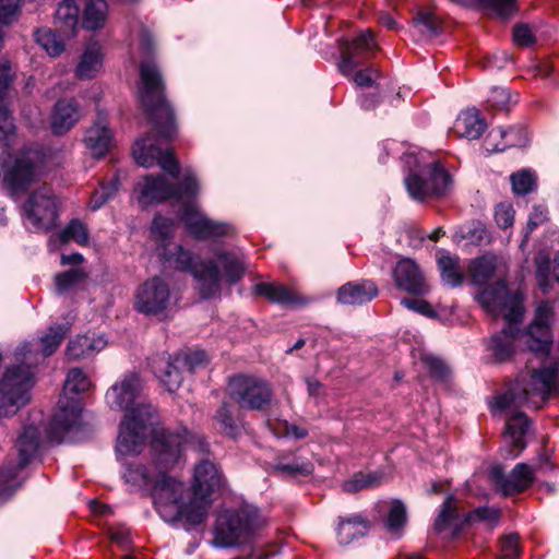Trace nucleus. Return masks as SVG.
<instances>
[{
  "mask_svg": "<svg viewBox=\"0 0 559 559\" xmlns=\"http://www.w3.org/2000/svg\"><path fill=\"white\" fill-rule=\"evenodd\" d=\"M406 522V509L401 501H394L388 515V528L391 533H397Z\"/></svg>",
  "mask_w": 559,
  "mask_h": 559,
  "instance_id": "52",
  "label": "nucleus"
},
{
  "mask_svg": "<svg viewBox=\"0 0 559 559\" xmlns=\"http://www.w3.org/2000/svg\"><path fill=\"white\" fill-rule=\"evenodd\" d=\"M151 367L160 383L169 392H175L182 383V367L177 361V356L166 357L158 355L151 359Z\"/></svg>",
  "mask_w": 559,
  "mask_h": 559,
  "instance_id": "25",
  "label": "nucleus"
},
{
  "mask_svg": "<svg viewBox=\"0 0 559 559\" xmlns=\"http://www.w3.org/2000/svg\"><path fill=\"white\" fill-rule=\"evenodd\" d=\"M217 263H219L225 273V277L229 283H235L241 278L245 272L243 261L229 252L217 253Z\"/></svg>",
  "mask_w": 559,
  "mask_h": 559,
  "instance_id": "41",
  "label": "nucleus"
},
{
  "mask_svg": "<svg viewBox=\"0 0 559 559\" xmlns=\"http://www.w3.org/2000/svg\"><path fill=\"white\" fill-rule=\"evenodd\" d=\"M401 304L407 309L427 316L429 318L436 317V311L431 308L429 302L421 299L403 298Z\"/></svg>",
  "mask_w": 559,
  "mask_h": 559,
  "instance_id": "60",
  "label": "nucleus"
},
{
  "mask_svg": "<svg viewBox=\"0 0 559 559\" xmlns=\"http://www.w3.org/2000/svg\"><path fill=\"white\" fill-rule=\"evenodd\" d=\"M85 278V273L82 269H71L63 273L56 275L55 283L57 292L62 294L82 282Z\"/></svg>",
  "mask_w": 559,
  "mask_h": 559,
  "instance_id": "51",
  "label": "nucleus"
},
{
  "mask_svg": "<svg viewBox=\"0 0 559 559\" xmlns=\"http://www.w3.org/2000/svg\"><path fill=\"white\" fill-rule=\"evenodd\" d=\"M547 219V211L545 207L538 205L533 209V212L530 214L527 222V233H532L534 228L539 226Z\"/></svg>",
  "mask_w": 559,
  "mask_h": 559,
  "instance_id": "62",
  "label": "nucleus"
},
{
  "mask_svg": "<svg viewBox=\"0 0 559 559\" xmlns=\"http://www.w3.org/2000/svg\"><path fill=\"white\" fill-rule=\"evenodd\" d=\"M142 90L141 102L151 118L155 134H147L135 141L132 154L139 166L150 168L157 164L173 178L179 175V164L169 148L159 146L160 140L169 141L176 135L174 114L163 94L162 76L153 62L140 67Z\"/></svg>",
  "mask_w": 559,
  "mask_h": 559,
  "instance_id": "2",
  "label": "nucleus"
},
{
  "mask_svg": "<svg viewBox=\"0 0 559 559\" xmlns=\"http://www.w3.org/2000/svg\"><path fill=\"white\" fill-rule=\"evenodd\" d=\"M374 48L376 41L370 29L361 32L350 41H342L340 44V72L345 76H350L354 83L360 87H371L380 78V72L373 67L357 72H355V69L362 63Z\"/></svg>",
  "mask_w": 559,
  "mask_h": 559,
  "instance_id": "9",
  "label": "nucleus"
},
{
  "mask_svg": "<svg viewBox=\"0 0 559 559\" xmlns=\"http://www.w3.org/2000/svg\"><path fill=\"white\" fill-rule=\"evenodd\" d=\"M103 48L98 44H91L82 53L76 67V75L80 79H92L102 70Z\"/></svg>",
  "mask_w": 559,
  "mask_h": 559,
  "instance_id": "31",
  "label": "nucleus"
},
{
  "mask_svg": "<svg viewBox=\"0 0 559 559\" xmlns=\"http://www.w3.org/2000/svg\"><path fill=\"white\" fill-rule=\"evenodd\" d=\"M479 4L500 16L512 14L515 9L514 0H478Z\"/></svg>",
  "mask_w": 559,
  "mask_h": 559,
  "instance_id": "55",
  "label": "nucleus"
},
{
  "mask_svg": "<svg viewBox=\"0 0 559 559\" xmlns=\"http://www.w3.org/2000/svg\"><path fill=\"white\" fill-rule=\"evenodd\" d=\"M120 185L119 175L112 176L108 182L103 183L91 198L90 206L97 210L110 200L118 191Z\"/></svg>",
  "mask_w": 559,
  "mask_h": 559,
  "instance_id": "46",
  "label": "nucleus"
},
{
  "mask_svg": "<svg viewBox=\"0 0 559 559\" xmlns=\"http://www.w3.org/2000/svg\"><path fill=\"white\" fill-rule=\"evenodd\" d=\"M500 520V511L495 508H477L472 512L460 514L457 501L453 496L447 497L440 513L435 521V530L441 533L451 528L453 534H457L465 523L484 522L489 528L495 527Z\"/></svg>",
  "mask_w": 559,
  "mask_h": 559,
  "instance_id": "11",
  "label": "nucleus"
},
{
  "mask_svg": "<svg viewBox=\"0 0 559 559\" xmlns=\"http://www.w3.org/2000/svg\"><path fill=\"white\" fill-rule=\"evenodd\" d=\"M223 486V478L216 465L210 461H202L194 468V481L191 499L205 500L206 515L211 504L210 496Z\"/></svg>",
  "mask_w": 559,
  "mask_h": 559,
  "instance_id": "22",
  "label": "nucleus"
},
{
  "mask_svg": "<svg viewBox=\"0 0 559 559\" xmlns=\"http://www.w3.org/2000/svg\"><path fill=\"white\" fill-rule=\"evenodd\" d=\"M273 469L281 475L296 477L310 475L314 467L310 461L305 459H294L293 462H285L283 459H278L273 465Z\"/></svg>",
  "mask_w": 559,
  "mask_h": 559,
  "instance_id": "40",
  "label": "nucleus"
},
{
  "mask_svg": "<svg viewBox=\"0 0 559 559\" xmlns=\"http://www.w3.org/2000/svg\"><path fill=\"white\" fill-rule=\"evenodd\" d=\"M264 525L265 521L254 506L223 510L215 521L213 545L230 548L248 544Z\"/></svg>",
  "mask_w": 559,
  "mask_h": 559,
  "instance_id": "8",
  "label": "nucleus"
},
{
  "mask_svg": "<svg viewBox=\"0 0 559 559\" xmlns=\"http://www.w3.org/2000/svg\"><path fill=\"white\" fill-rule=\"evenodd\" d=\"M396 286L409 294L424 295L428 285L419 266L411 259H402L393 270Z\"/></svg>",
  "mask_w": 559,
  "mask_h": 559,
  "instance_id": "23",
  "label": "nucleus"
},
{
  "mask_svg": "<svg viewBox=\"0 0 559 559\" xmlns=\"http://www.w3.org/2000/svg\"><path fill=\"white\" fill-rule=\"evenodd\" d=\"M512 190L518 195H524L531 192L535 185V176L530 170L514 173L510 177Z\"/></svg>",
  "mask_w": 559,
  "mask_h": 559,
  "instance_id": "50",
  "label": "nucleus"
},
{
  "mask_svg": "<svg viewBox=\"0 0 559 559\" xmlns=\"http://www.w3.org/2000/svg\"><path fill=\"white\" fill-rule=\"evenodd\" d=\"M19 451V464L0 471V497L14 490L13 481L17 472L25 467L39 447V432L34 426H28L19 437L16 442Z\"/></svg>",
  "mask_w": 559,
  "mask_h": 559,
  "instance_id": "18",
  "label": "nucleus"
},
{
  "mask_svg": "<svg viewBox=\"0 0 559 559\" xmlns=\"http://www.w3.org/2000/svg\"><path fill=\"white\" fill-rule=\"evenodd\" d=\"M554 317V309L549 302H542L535 312V318L528 331L522 336L525 344L537 355L547 354L551 343L550 322Z\"/></svg>",
  "mask_w": 559,
  "mask_h": 559,
  "instance_id": "20",
  "label": "nucleus"
},
{
  "mask_svg": "<svg viewBox=\"0 0 559 559\" xmlns=\"http://www.w3.org/2000/svg\"><path fill=\"white\" fill-rule=\"evenodd\" d=\"M177 361L180 362L182 369L189 372H195L206 367L209 359L203 350H194L185 354H178Z\"/></svg>",
  "mask_w": 559,
  "mask_h": 559,
  "instance_id": "49",
  "label": "nucleus"
},
{
  "mask_svg": "<svg viewBox=\"0 0 559 559\" xmlns=\"http://www.w3.org/2000/svg\"><path fill=\"white\" fill-rule=\"evenodd\" d=\"M92 382L80 368L70 369L63 385L64 395L80 394L90 390Z\"/></svg>",
  "mask_w": 559,
  "mask_h": 559,
  "instance_id": "44",
  "label": "nucleus"
},
{
  "mask_svg": "<svg viewBox=\"0 0 559 559\" xmlns=\"http://www.w3.org/2000/svg\"><path fill=\"white\" fill-rule=\"evenodd\" d=\"M486 128L485 120L479 116L477 109L463 111L455 120L453 132L460 138L469 140L478 139Z\"/></svg>",
  "mask_w": 559,
  "mask_h": 559,
  "instance_id": "29",
  "label": "nucleus"
},
{
  "mask_svg": "<svg viewBox=\"0 0 559 559\" xmlns=\"http://www.w3.org/2000/svg\"><path fill=\"white\" fill-rule=\"evenodd\" d=\"M181 221L194 237L201 239L228 236L234 231L230 224L209 218L195 203L182 205Z\"/></svg>",
  "mask_w": 559,
  "mask_h": 559,
  "instance_id": "19",
  "label": "nucleus"
},
{
  "mask_svg": "<svg viewBox=\"0 0 559 559\" xmlns=\"http://www.w3.org/2000/svg\"><path fill=\"white\" fill-rule=\"evenodd\" d=\"M272 395L269 383L255 377L237 376L229 381V396L240 408L262 411L270 405Z\"/></svg>",
  "mask_w": 559,
  "mask_h": 559,
  "instance_id": "14",
  "label": "nucleus"
},
{
  "mask_svg": "<svg viewBox=\"0 0 559 559\" xmlns=\"http://www.w3.org/2000/svg\"><path fill=\"white\" fill-rule=\"evenodd\" d=\"M107 345L103 335H80L71 340L67 346V356L70 359H80L100 352Z\"/></svg>",
  "mask_w": 559,
  "mask_h": 559,
  "instance_id": "28",
  "label": "nucleus"
},
{
  "mask_svg": "<svg viewBox=\"0 0 559 559\" xmlns=\"http://www.w3.org/2000/svg\"><path fill=\"white\" fill-rule=\"evenodd\" d=\"M108 16V5L105 0H90L84 9L83 26L88 31L102 28Z\"/></svg>",
  "mask_w": 559,
  "mask_h": 559,
  "instance_id": "35",
  "label": "nucleus"
},
{
  "mask_svg": "<svg viewBox=\"0 0 559 559\" xmlns=\"http://www.w3.org/2000/svg\"><path fill=\"white\" fill-rule=\"evenodd\" d=\"M421 361L424 364L425 369L432 378L440 381L447 379L449 374V369L442 360L429 355H424L421 357Z\"/></svg>",
  "mask_w": 559,
  "mask_h": 559,
  "instance_id": "53",
  "label": "nucleus"
},
{
  "mask_svg": "<svg viewBox=\"0 0 559 559\" xmlns=\"http://www.w3.org/2000/svg\"><path fill=\"white\" fill-rule=\"evenodd\" d=\"M438 266L443 283L456 287L464 280L463 271L459 265V259L450 255H442L438 259Z\"/></svg>",
  "mask_w": 559,
  "mask_h": 559,
  "instance_id": "38",
  "label": "nucleus"
},
{
  "mask_svg": "<svg viewBox=\"0 0 559 559\" xmlns=\"http://www.w3.org/2000/svg\"><path fill=\"white\" fill-rule=\"evenodd\" d=\"M543 461L537 460L533 465L516 464L507 475L502 467H491L489 475L495 486L506 496L518 495L525 491L535 480V474L540 469Z\"/></svg>",
  "mask_w": 559,
  "mask_h": 559,
  "instance_id": "17",
  "label": "nucleus"
},
{
  "mask_svg": "<svg viewBox=\"0 0 559 559\" xmlns=\"http://www.w3.org/2000/svg\"><path fill=\"white\" fill-rule=\"evenodd\" d=\"M60 239L62 242L75 241L82 246L87 245L88 231L86 225L79 219H72L61 231Z\"/></svg>",
  "mask_w": 559,
  "mask_h": 559,
  "instance_id": "47",
  "label": "nucleus"
},
{
  "mask_svg": "<svg viewBox=\"0 0 559 559\" xmlns=\"http://www.w3.org/2000/svg\"><path fill=\"white\" fill-rule=\"evenodd\" d=\"M455 236L461 239H465L472 245H481L488 240V234L485 226L479 222H473L472 224L461 227Z\"/></svg>",
  "mask_w": 559,
  "mask_h": 559,
  "instance_id": "48",
  "label": "nucleus"
},
{
  "mask_svg": "<svg viewBox=\"0 0 559 559\" xmlns=\"http://www.w3.org/2000/svg\"><path fill=\"white\" fill-rule=\"evenodd\" d=\"M82 407L80 401L69 397L66 401L60 400L58 409L53 414L49 427L48 436L52 441L62 442L66 435L78 429L80 426Z\"/></svg>",
  "mask_w": 559,
  "mask_h": 559,
  "instance_id": "21",
  "label": "nucleus"
},
{
  "mask_svg": "<svg viewBox=\"0 0 559 559\" xmlns=\"http://www.w3.org/2000/svg\"><path fill=\"white\" fill-rule=\"evenodd\" d=\"M378 288L371 281L352 282L343 285L337 292V300L344 305H361L372 300Z\"/></svg>",
  "mask_w": 559,
  "mask_h": 559,
  "instance_id": "27",
  "label": "nucleus"
},
{
  "mask_svg": "<svg viewBox=\"0 0 559 559\" xmlns=\"http://www.w3.org/2000/svg\"><path fill=\"white\" fill-rule=\"evenodd\" d=\"M382 474L378 472L372 473H357L349 480H346L342 488L346 492H357L367 488L378 486L381 483Z\"/></svg>",
  "mask_w": 559,
  "mask_h": 559,
  "instance_id": "43",
  "label": "nucleus"
},
{
  "mask_svg": "<svg viewBox=\"0 0 559 559\" xmlns=\"http://www.w3.org/2000/svg\"><path fill=\"white\" fill-rule=\"evenodd\" d=\"M468 271L474 284L484 285L496 271V258L491 255L477 258L471 262Z\"/></svg>",
  "mask_w": 559,
  "mask_h": 559,
  "instance_id": "37",
  "label": "nucleus"
},
{
  "mask_svg": "<svg viewBox=\"0 0 559 559\" xmlns=\"http://www.w3.org/2000/svg\"><path fill=\"white\" fill-rule=\"evenodd\" d=\"M495 219L499 227L508 228L514 221V211L510 204L501 203L495 211Z\"/></svg>",
  "mask_w": 559,
  "mask_h": 559,
  "instance_id": "59",
  "label": "nucleus"
},
{
  "mask_svg": "<svg viewBox=\"0 0 559 559\" xmlns=\"http://www.w3.org/2000/svg\"><path fill=\"white\" fill-rule=\"evenodd\" d=\"M15 362L0 380V418L12 416L31 401V390L35 384L32 367L38 364L37 357L22 344L14 353Z\"/></svg>",
  "mask_w": 559,
  "mask_h": 559,
  "instance_id": "7",
  "label": "nucleus"
},
{
  "mask_svg": "<svg viewBox=\"0 0 559 559\" xmlns=\"http://www.w3.org/2000/svg\"><path fill=\"white\" fill-rule=\"evenodd\" d=\"M513 39L519 46H530L535 41L533 32L526 24H518L514 26Z\"/></svg>",
  "mask_w": 559,
  "mask_h": 559,
  "instance_id": "61",
  "label": "nucleus"
},
{
  "mask_svg": "<svg viewBox=\"0 0 559 559\" xmlns=\"http://www.w3.org/2000/svg\"><path fill=\"white\" fill-rule=\"evenodd\" d=\"M516 132L521 135L520 139L514 141H504V143L499 142V139H504L506 130L497 129L489 132L486 136L484 145L487 152H502L507 147L512 146H524L527 142V134L525 129H519Z\"/></svg>",
  "mask_w": 559,
  "mask_h": 559,
  "instance_id": "36",
  "label": "nucleus"
},
{
  "mask_svg": "<svg viewBox=\"0 0 559 559\" xmlns=\"http://www.w3.org/2000/svg\"><path fill=\"white\" fill-rule=\"evenodd\" d=\"M188 449L202 450L200 437L186 428L177 431L163 430L153 438L152 464L132 462L127 465L123 477L127 483L151 489L157 512L166 522H182L187 528L201 524L206 519L205 500L183 502L186 487L167 475V471L177 465Z\"/></svg>",
  "mask_w": 559,
  "mask_h": 559,
  "instance_id": "1",
  "label": "nucleus"
},
{
  "mask_svg": "<svg viewBox=\"0 0 559 559\" xmlns=\"http://www.w3.org/2000/svg\"><path fill=\"white\" fill-rule=\"evenodd\" d=\"M144 383L135 372H129L112 384L106 393L111 409L126 412L120 425L116 450L121 455L140 453L148 436L153 438L164 428H155V408L142 401Z\"/></svg>",
  "mask_w": 559,
  "mask_h": 559,
  "instance_id": "3",
  "label": "nucleus"
},
{
  "mask_svg": "<svg viewBox=\"0 0 559 559\" xmlns=\"http://www.w3.org/2000/svg\"><path fill=\"white\" fill-rule=\"evenodd\" d=\"M173 219L157 215L152 224V235L159 242V254L174 266L183 272H190L198 282L202 298L209 299L221 295L222 276L217 263L213 260L194 261L191 254L177 243L168 241L174 231Z\"/></svg>",
  "mask_w": 559,
  "mask_h": 559,
  "instance_id": "5",
  "label": "nucleus"
},
{
  "mask_svg": "<svg viewBox=\"0 0 559 559\" xmlns=\"http://www.w3.org/2000/svg\"><path fill=\"white\" fill-rule=\"evenodd\" d=\"M536 265V278L538 285L542 288H546L548 285L549 270H550V258L545 251H539L534 259Z\"/></svg>",
  "mask_w": 559,
  "mask_h": 559,
  "instance_id": "54",
  "label": "nucleus"
},
{
  "mask_svg": "<svg viewBox=\"0 0 559 559\" xmlns=\"http://www.w3.org/2000/svg\"><path fill=\"white\" fill-rule=\"evenodd\" d=\"M45 165L40 150L28 148L21 152L4 173V181L13 192L25 189L35 181Z\"/></svg>",
  "mask_w": 559,
  "mask_h": 559,
  "instance_id": "16",
  "label": "nucleus"
},
{
  "mask_svg": "<svg viewBox=\"0 0 559 559\" xmlns=\"http://www.w3.org/2000/svg\"><path fill=\"white\" fill-rule=\"evenodd\" d=\"M24 224L28 229L46 231L51 229L58 217V204L48 188L33 192L23 205Z\"/></svg>",
  "mask_w": 559,
  "mask_h": 559,
  "instance_id": "13",
  "label": "nucleus"
},
{
  "mask_svg": "<svg viewBox=\"0 0 559 559\" xmlns=\"http://www.w3.org/2000/svg\"><path fill=\"white\" fill-rule=\"evenodd\" d=\"M134 191L138 193L139 203L146 206L168 199H194L199 193V183L195 175L187 169L179 186L169 183L162 175H148L136 185Z\"/></svg>",
  "mask_w": 559,
  "mask_h": 559,
  "instance_id": "10",
  "label": "nucleus"
},
{
  "mask_svg": "<svg viewBox=\"0 0 559 559\" xmlns=\"http://www.w3.org/2000/svg\"><path fill=\"white\" fill-rule=\"evenodd\" d=\"M307 390L310 396L318 397L323 394V384L316 379H307Z\"/></svg>",
  "mask_w": 559,
  "mask_h": 559,
  "instance_id": "64",
  "label": "nucleus"
},
{
  "mask_svg": "<svg viewBox=\"0 0 559 559\" xmlns=\"http://www.w3.org/2000/svg\"><path fill=\"white\" fill-rule=\"evenodd\" d=\"M68 332V328L64 325L51 326L46 335H44L35 345L25 343L28 348L33 352V355L37 357L38 361L40 358L50 356L61 344Z\"/></svg>",
  "mask_w": 559,
  "mask_h": 559,
  "instance_id": "30",
  "label": "nucleus"
},
{
  "mask_svg": "<svg viewBox=\"0 0 559 559\" xmlns=\"http://www.w3.org/2000/svg\"><path fill=\"white\" fill-rule=\"evenodd\" d=\"M254 293L272 302L290 305L297 301L294 293L280 283H258L254 285Z\"/></svg>",
  "mask_w": 559,
  "mask_h": 559,
  "instance_id": "34",
  "label": "nucleus"
},
{
  "mask_svg": "<svg viewBox=\"0 0 559 559\" xmlns=\"http://www.w3.org/2000/svg\"><path fill=\"white\" fill-rule=\"evenodd\" d=\"M79 7L72 0L62 1L56 11V24L64 37H73L79 26Z\"/></svg>",
  "mask_w": 559,
  "mask_h": 559,
  "instance_id": "32",
  "label": "nucleus"
},
{
  "mask_svg": "<svg viewBox=\"0 0 559 559\" xmlns=\"http://www.w3.org/2000/svg\"><path fill=\"white\" fill-rule=\"evenodd\" d=\"M110 539L121 546L129 544V531L124 527H114L110 530Z\"/></svg>",
  "mask_w": 559,
  "mask_h": 559,
  "instance_id": "63",
  "label": "nucleus"
},
{
  "mask_svg": "<svg viewBox=\"0 0 559 559\" xmlns=\"http://www.w3.org/2000/svg\"><path fill=\"white\" fill-rule=\"evenodd\" d=\"M500 552L502 559H519V536L515 534H511L502 537L500 540Z\"/></svg>",
  "mask_w": 559,
  "mask_h": 559,
  "instance_id": "56",
  "label": "nucleus"
},
{
  "mask_svg": "<svg viewBox=\"0 0 559 559\" xmlns=\"http://www.w3.org/2000/svg\"><path fill=\"white\" fill-rule=\"evenodd\" d=\"M451 185L450 175L433 162L418 174H411L405 178V186L409 195L417 201L443 195Z\"/></svg>",
  "mask_w": 559,
  "mask_h": 559,
  "instance_id": "12",
  "label": "nucleus"
},
{
  "mask_svg": "<svg viewBox=\"0 0 559 559\" xmlns=\"http://www.w3.org/2000/svg\"><path fill=\"white\" fill-rule=\"evenodd\" d=\"M170 305V288L168 283L159 277L153 276L134 292L133 307L145 316H159L167 311Z\"/></svg>",
  "mask_w": 559,
  "mask_h": 559,
  "instance_id": "15",
  "label": "nucleus"
},
{
  "mask_svg": "<svg viewBox=\"0 0 559 559\" xmlns=\"http://www.w3.org/2000/svg\"><path fill=\"white\" fill-rule=\"evenodd\" d=\"M557 371L558 366L551 362L540 369L533 368L521 373L514 389L496 397L495 407L508 413H512L520 406L540 408L548 396L557 390ZM528 428L527 417L521 412L510 414L507 418L504 433L510 438L513 447L518 448L514 456L525 448L522 439L528 432Z\"/></svg>",
  "mask_w": 559,
  "mask_h": 559,
  "instance_id": "4",
  "label": "nucleus"
},
{
  "mask_svg": "<svg viewBox=\"0 0 559 559\" xmlns=\"http://www.w3.org/2000/svg\"><path fill=\"white\" fill-rule=\"evenodd\" d=\"M367 532V521L358 515L348 519H340L336 528L338 543L342 545L350 544L354 539L364 536Z\"/></svg>",
  "mask_w": 559,
  "mask_h": 559,
  "instance_id": "33",
  "label": "nucleus"
},
{
  "mask_svg": "<svg viewBox=\"0 0 559 559\" xmlns=\"http://www.w3.org/2000/svg\"><path fill=\"white\" fill-rule=\"evenodd\" d=\"M216 428L224 435L235 437L238 433L236 416L233 406L223 402L214 416Z\"/></svg>",
  "mask_w": 559,
  "mask_h": 559,
  "instance_id": "39",
  "label": "nucleus"
},
{
  "mask_svg": "<svg viewBox=\"0 0 559 559\" xmlns=\"http://www.w3.org/2000/svg\"><path fill=\"white\" fill-rule=\"evenodd\" d=\"M477 300L491 314L501 316L507 325L500 334L492 336L490 350L497 361L508 360L514 352V342L524 338L518 329L521 322L524 308L521 297L510 294L504 282L499 281L495 285L485 287L478 295Z\"/></svg>",
  "mask_w": 559,
  "mask_h": 559,
  "instance_id": "6",
  "label": "nucleus"
},
{
  "mask_svg": "<svg viewBox=\"0 0 559 559\" xmlns=\"http://www.w3.org/2000/svg\"><path fill=\"white\" fill-rule=\"evenodd\" d=\"M112 132L108 128L106 117L99 116L86 130L84 144L95 157L105 156L112 146Z\"/></svg>",
  "mask_w": 559,
  "mask_h": 559,
  "instance_id": "24",
  "label": "nucleus"
},
{
  "mask_svg": "<svg viewBox=\"0 0 559 559\" xmlns=\"http://www.w3.org/2000/svg\"><path fill=\"white\" fill-rule=\"evenodd\" d=\"M80 118L81 110L74 99H60L55 104L51 112V130L55 134H64L76 124Z\"/></svg>",
  "mask_w": 559,
  "mask_h": 559,
  "instance_id": "26",
  "label": "nucleus"
},
{
  "mask_svg": "<svg viewBox=\"0 0 559 559\" xmlns=\"http://www.w3.org/2000/svg\"><path fill=\"white\" fill-rule=\"evenodd\" d=\"M22 0H0V23L10 24L20 14Z\"/></svg>",
  "mask_w": 559,
  "mask_h": 559,
  "instance_id": "57",
  "label": "nucleus"
},
{
  "mask_svg": "<svg viewBox=\"0 0 559 559\" xmlns=\"http://www.w3.org/2000/svg\"><path fill=\"white\" fill-rule=\"evenodd\" d=\"M414 27L426 37L437 36L441 32V22L431 12L420 11L413 20Z\"/></svg>",
  "mask_w": 559,
  "mask_h": 559,
  "instance_id": "45",
  "label": "nucleus"
},
{
  "mask_svg": "<svg viewBox=\"0 0 559 559\" xmlns=\"http://www.w3.org/2000/svg\"><path fill=\"white\" fill-rule=\"evenodd\" d=\"M66 38L62 33L56 34L51 29H40L36 33L37 43L51 57H58L63 52Z\"/></svg>",
  "mask_w": 559,
  "mask_h": 559,
  "instance_id": "42",
  "label": "nucleus"
},
{
  "mask_svg": "<svg viewBox=\"0 0 559 559\" xmlns=\"http://www.w3.org/2000/svg\"><path fill=\"white\" fill-rule=\"evenodd\" d=\"M487 102L491 107L498 110L507 109L510 102V93L507 88L493 87L490 90V95L488 96Z\"/></svg>",
  "mask_w": 559,
  "mask_h": 559,
  "instance_id": "58",
  "label": "nucleus"
}]
</instances>
